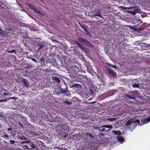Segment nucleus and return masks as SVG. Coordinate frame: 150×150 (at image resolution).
Listing matches in <instances>:
<instances>
[{"mask_svg": "<svg viewBox=\"0 0 150 150\" xmlns=\"http://www.w3.org/2000/svg\"><path fill=\"white\" fill-rule=\"evenodd\" d=\"M25 4L30 8V9L33 10L35 13L44 16V14L41 11L36 8L34 6L31 5L30 4L26 2L25 3Z\"/></svg>", "mask_w": 150, "mask_h": 150, "instance_id": "obj_1", "label": "nucleus"}, {"mask_svg": "<svg viewBox=\"0 0 150 150\" xmlns=\"http://www.w3.org/2000/svg\"><path fill=\"white\" fill-rule=\"evenodd\" d=\"M25 146L27 147V149H33L36 148V145L33 142L28 140V144Z\"/></svg>", "mask_w": 150, "mask_h": 150, "instance_id": "obj_2", "label": "nucleus"}, {"mask_svg": "<svg viewBox=\"0 0 150 150\" xmlns=\"http://www.w3.org/2000/svg\"><path fill=\"white\" fill-rule=\"evenodd\" d=\"M75 43L78 45V46L82 50L84 51L85 52H90V50L89 49L86 48L85 47H83V45L77 41H75Z\"/></svg>", "mask_w": 150, "mask_h": 150, "instance_id": "obj_3", "label": "nucleus"}, {"mask_svg": "<svg viewBox=\"0 0 150 150\" xmlns=\"http://www.w3.org/2000/svg\"><path fill=\"white\" fill-rule=\"evenodd\" d=\"M93 13L95 16L99 17L101 16L100 13V9H95L93 11Z\"/></svg>", "mask_w": 150, "mask_h": 150, "instance_id": "obj_4", "label": "nucleus"}, {"mask_svg": "<svg viewBox=\"0 0 150 150\" xmlns=\"http://www.w3.org/2000/svg\"><path fill=\"white\" fill-rule=\"evenodd\" d=\"M116 91V90H111L109 91L107 93L109 96H112L114 95Z\"/></svg>", "mask_w": 150, "mask_h": 150, "instance_id": "obj_5", "label": "nucleus"}, {"mask_svg": "<svg viewBox=\"0 0 150 150\" xmlns=\"http://www.w3.org/2000/svg\"><path fill=\"white\" fill-rule=\"evenodd\" d=\"M22 81L23 82V84L24 85L25 87L28 88L30 87V85L28 81L25 79H23L22 80Z\"/></svg>", "mask_w": 150, "mask_h": 150, "instance_id": "obj_6", "label": "nucleus"}, {"mask_svg": "<svg viewBox=\"0 0 150 150\" xmlns=\"http://www.w3.org/2000/svg\"><path fill=\"white\" fill-rule=\"evenodd\" d=\"M60 92L62 94L65 93L67 92L68 91V88L67 86H66V88L65 89H62L61 87H60Z\"/></svg>", "mask_w": 150, "mask_h": 150, "instance_id": "obj_7", "label": "nucleus"}, {"mask_svg": "<svg viewBox=\"0 0 150 150\" xmlns=\"http://www.w3.org/2000/svg\"><path fill=\"white\" fill-rule=\"evenodd\" d=\"M106 69L108 71L109 74H111V75L114 76V71L110 68H107Z\"/></svg>", "mask_w": 150, "mask_h": 150, "instance_id": "obj_8", "label": "nucleus"}, {"mask_svg": "<svg viewBox=\"0 0 150 150\" xmlns=\"http://www.w3.org/2000/svg\"><path fill=\"white\" fill-rule=\"evenodd\" d=\"M117 139L118 141L121 142H123L125 140L123 137L121 136H118L117 137Z\"/></svg>", "mask_w": 150, "mask_h": 150, "instance_id": "obj_9", "label": "nucleus"}, {"mask_svg": "<svg viewBox=\"0 0 150 150\" xmlns=\"http://www.w3.org/2000/svg\"><path fill=\"white\" fill-rule=\"evenodd\" d=\"M52 79L53 80L56 81L57 83H59L60 81L59 79L55 76H52Z\"/></svg>", "mask_w": 150, "mask_h": 150, "instance_id": "obj_10", "label": "nucleus"}, {"mask_svg": "<svg viewBox=\"0 0 150 150\" xmlns=\"http://www.w3.org/2000/svg\"><path fill=\"white\" fill-rule=\"evenodd\" d=\"M108 97H109L108 95V93H105L102 94L100 96V98H101V99H103L105 98Z\"/></svg>", "mask_w": 150, "mask_h": 150, "instance_id": "obj_11", "label": "nucleus"}, {"mask_svg": "<svg viewBox=\"0 0 150 150\" xmlns=\"http://www.w3.org/2000/svg\"><path fill=\"white\" fill-rule=\"evenodd\" d=\"M84 44L91 47H93V45H92L87 40H86V41L84 42Z\"/></svg>", "mask_w": 150, "mask_h": 150, "instance_id": "obj_12", "label": "nucleus"}, {"mask_svg": "<svg viewBox=\"0 0 150 150\" xmlns=\"http://www.w3.org/2000/svg\"><path fill=\"white\" fill-rule=\"evenodd\" d=\"M150 121V116L146 119H144L143 122L142 124H144L147 123H148Z\"/></svg>", "mask_w": 150, "mask_h": 150, "instance_id": "obj_13", "label": "nucleus"}, {"mask_svg": "<svg viewBox=\"0 0 150 150\" xmlns=\"http://www.w3.org/2000/svg\"><path fill=\"white\" fill-rule=\"evenodd\" d=\"M39 62L41 65H44L45 64V59L43 57H41L40 58Z\"/></svg>", "mask_w": 150, "mask_h": 150, "instance_id": "obj_14", "label": "nucleus"}, {"mask_svg": "<svg viewBox=\"0 0 150 150\" xmlns=\"http://www.w3.org/2000/svg\"><path fill=\"white\" fill-rule=\"evenodd\" d=\"M72 86L73 88H79L81 87V85L80 84L77 83H75L73 84Z\"/></svg>", "mask_w": 150, "mask_h": 150, "instance_id": "obj_15", "label": "nucleus"}, {"mask_svg": "<svg viewBox=\"0 0 150 150\" xmlns=\"http://www.w3.org/2000/svg\"><path fill=\"white\" fill-rule=\"evenodd\" d=\"M78 38L81 42L83 43H84L86 40L85 39L81 37H78Z\"/></svg>", "mask_w": 150, "mask_h": 150, "instance_id": "obj_16", "label": "nucleus"}, {"mask_svg": "<svg viewBox=\"0 0 150 150\" xmlns=\"http://www.w3.org/2000/svg\"><path fill=\"white\" fill-rule=\"evenodd\" d=\"M81 26L82 28V29L84 30V31L86 32L87 34H88V33H89L88 31L87 30V28L86 26L85 25H81Z\"/></svg>", "mask_w": 150, "mask_h": 150, "instance_id": "obj_17", "label": "nucleus"}, {"mask_svg": "<svg viewBox=\"0 0 150 150\" xmlns=\"http://www.w3.org/2000/svg\"><path fill=\"white\" fill-rule=\"evenodd\" d=\"M132 122H133L132 119H130L127 121L126 123V125L128 126L130 125Z\"/></svg>", "mask_w": 150, "mask_h": 150, "instance_id": "obj_18", "label": "nucleus"}, {"mask_svg": "<svg viewBox=\"0 0 150 150\" xmlns=\"http://www.w3.org/2000/svg\"><path fill=\"white\" fill-rule=\"evenodd\" d=\"M112 133L115 135H120L121 134V132L120 131H113Z\"/></svg>", "mask_w": 150, "mask_h": 150, "instance_id": "obj_19", "label": "nucleus"}, {"mask_svg": "<svg viewBox=\"0 0 150 150\" xmlns=\"http://www.w3.org/2000/svg\"><path fill=\"white\" fill-rule=\"evenodd\" d=\"M106 64L110 67H111L115 69H117V67L116 65L111 64L109 63H107Z\"/></svg>", "mask_w": 150, "mask_h": 150, "instance_id": "obj_20", "label": "nucleus"}, {"mask_svg": "<svg viewBox=\"0 0 150 150\" xmlns=\"http://www.w3.org/2000/svg\"><path fill=\"white\" fill-rule=\"evenodd\" d=\"M102 127H105L107 128L111 129L112 127V125H103Z\"/></svg>", "mask_w": 150, "mask_h": 150, "instance_id": "obj_21", "label": "nucleus"}, {"mask_svg": "<svg viewBox=\"0 0 150 150\" xmlns=\"http://www.w3.org/2000/svg\"><path fill=\"white\" fill-rule=\"evenodd\" d=\"M63 102L69 105H71L72 104V102H69L67 100H65L63 101Z\"/></svg>", "mask_w": 150, "mask_h": 150, "instance_id": "obj_22", "label": "nucleus"}, {"mask_svg": "<svg viewBox=\"0 0 150 150\" xmlns=\"http://www.w3.org/2000/svg\"><path fill=\"white\" fill-rule=\"evenodd\" d=\"M133 87L134 88H139V84H134L132 85Z\"/></svg>", "mask_w": 150, "mask_h": 150, "instance_id": "obj_23", "label": "nucleus"}, {"mask_svg": "<svg viewBox=\"0 0 150 150\" xmlns=\"http://www.w3.org/2000/svg\"><path fill=\"white\" fill-rule=\"evenodd\" d=\"M56 120L58 122H62V119L60 117H57L56 118Z\"/></svg>", "mask_w": 150, "mask_h": 150, "instance_id": "obj_24", "label": "nucleus"}, {"mask_svg": "<svg viewBox=\"0 0 150 150\" xmlns=\"http://www.w3.org/2000/svg\"><path fill=\"white\" fill-rule=\"evenodd\" d=\"M28 144V141H27L25 143H24L23 144V145L22 146V147L23 148H24L25 149H27V148L26 146H26V145H27Z\"/></svg>", "mask_w": 150, "mask_h": 150, "instance_id": "obj_25", "label": "nucleus"}, {"mask_svg": "<svg viewBox=\"0 0 150 150\" xmlns=\"http://www.w3.org/2000/svg\"><path fill=\"white\" fill-rule=\"evenodd\" d=\"M37 45L38 47V50H40L44 46L43 45L40 44H38Z\"/></svg>", "mask_w": 150, "mask_h": 150, "instance_id": "obj_26", "label": "nucleus"}, {"mask_svg": "<svg viewBox=\"0 0 150 150\" xmlns=\"http://www.w3.org/2000/svg\"><path fill=\"white\" fill-rule=\"evenodd\" d=\"M7 52L8 53H12L13 52H14V53L15 54H16V51L15 50H11V51H8Z\"/></svg>", "mask_w": 150, "mask_h": 150, "instance_id": "obj_27", "label": "nucleus"}, {"mask_svg": "<svg viewBox=\"0 0 150 150\" xmlns=\"http://www.w3.org/2000/svg\"><path fill=\"white\" fill-rule=\"evenodd\" d=\"M28 141H21L19 142V143L21 144V146H22L23 145V144L24 143H25L26 142Z\"/></svg>", "mask_w": 150, "mask_h": 150, "instance_id": "obj_28", "label": "nucleus"}, {"mask_svg": "<svg viewBox=\"0 0 150 150\" xmlns=\"http://www.w3.org/2000/svg\"><path fill=\"white\" fill-rule=\"evenodd\" d=\"M141 10L139 8H137L134 10V11L137 13H140L141 12Z\"/></svg>", "mask_w": 150, "mask_h": 150, "instance_id": "obj_29", "label": "nucleus"}, {"mask_svg": "<svg viewBox=\"0 0 150 150\" xmlns=\"http://www.w3.org/2000/svg\"><path fill=\"white\" fill-rule=\"evenodd\" d=\"M134 123H138L139 125H140V121L139 120H136L134 121H133Z\"/></svg>", "mask_w": 150, "mask_h": 150, "instance_id": "obj_30", "label": "nucleus"}, {"mask_svg": "<svg viewBox=\"0 0 150 150\" xmlns=\"http://www.w3.org/2000/svg\"><path fill=\"white\" fill-rule=\"evenodd\" d=\"M119 7L121 8L122 10H126L128 9V7H124L123 6H120Z\"/></svg>", "mask_w": 150, "mask_h": 150, "instance_id": "obj_31", "label": "nucleus"}, {"mask_svg": "<svg viewBox=\"0 0 150 150\" xmlns=\"http://www.w3.org/2000/svg\"><path fill=\"white\" fill-rule=\"evenodd\" d=\"M126 96L129 98L132 99H134V97L133 96L128 95H126Z\"/></svg>", "mask_w": 150, "mask_h": 150, "instance_id": "obj_32", "label": "nucleus"}, {"mask_svg": "<svg viewBox=\"0 0 150 150\" xmlns=\"http://www.w3.org/2000/svg\"><path fill=\"white\" fill-rule=\"evenodd\" d=\"M72 67L75 70H76V69L78 70H79L78 67L75 65H74V66H72Z\"/></svg>", "mask_w": 150, "mask_h": 150, "instance_id": "obj_33", "label": "nucleus"}, {"mask_svg": "<svg viewBox=\"0 0 150 150\" xmlns=\"http://www.w3.org/2000/svg\"><path fill=\"white\" fill-rule=\"evenodd\" d=\"M3 137L4 138L7 139L9 138L8 135L6 134L3 135Z\"/></svg>", "mask_w": 150, "mask_h": 150, "instance_id": "obj_34", "label": "nucleus"}, {"mask_svg": "<svg viewBox=\"0 0 150 150\" xmlns=\"http://www.w3.org/2000/svg\"><path fill=\"white\" fill-rule=\"evenodd\" d=\"M10 144H14L15 143V141L14 140H11L10 141Z\"/></svg>", "mask_w": 150, "mask_h": 150, "instance_id": "obj_35", "label": "nucleus"}, {"mask_svg": "<svg viewBox=\"0 0 150 150\" xmlns=\"http://www.w3.org/2000/svg\"><path fill=\"white\" fill-rule=\"evenodd\" d=\"M130 13L132 14L133 15H135L136 13V12L134 11V10L133 11H129Z\"/></svg>", "mask_w": 150, "mask_h": 150, "instance_id": "obj_36", "label": "nucleus"}, {"mask_svg": "<svg viewBox=\"0 0 150 150\" xmlns=\"http://www.w3.org/2000/svg\"><path fill=\"white\" fill-rule=\"evenodd\" d=\"M4 33V31L2 29H0V35H3Z\"/></svg>", "mask_w": 150, "mask_h": 150, "instance_id": "obj_37", "label": "nucleus"}, {"mask_svg": "<svg viewBox=\"0 0 150 150\" xmlns=\"http://www.w3.org/2000/svg\"><path fill=\"white\" fill-rule=\"evenodd\" d=\"M9 99V98H8L7 100L1 99V100H0V102L1 103H2L3 102H6V101H7V100H8Z\"/></svg>", "mask_w": 150, "mask_h": 150, "instance_id": "obj_38", "label": "nucleus"}, {"mask_svg": "<svg viewBox=\"0 0 150 150\" xmlns=\"http://www.w3.org/2000/svg\"><path fill=\"white\" fill-rule=\"evenodd\" d=\"M19 138L21 139H22V140H25L26 138L25 137H24V136L23 137L22 136L21 137H19Z\"/></svg>", "mask_w": 150, "mask_h": 150, "instance_id": "obj_39", "label": "nucleus"}, {"mask_svg": "<svg viewBox=\"0 0 150 150\" xmlns=\"http://www.w3.org/2000/svg\"><path fill=\"white\" fill-rule=\"evenodd\" d=\"M57 149H60V150H63V147H57L56 148Z\"/></svg>", "mask_w": 150, "mask_h": 150, "instance_id": "obj_40", "label": "nucleus"}, {"mask_svg": "<svg viewBox=\"0 0 150 150\" xmlns=\"http://www.w3.org/2000/svg\"><path fill=\"white\" fill-rule=\"evenodd\" d=\"M31 59L32 61L34 62H37L36 60V59H35L34 58H31Z\"/></svg>", "mask_w": 150, "mask_h": 150, "instance_id": "obj_41", "label": "nucleus"}, {"mask_svg": "<svg viewBox=\"0 0 150 150\" xmlns=\"http://www.w3.org/2000/svg\"><path fill=\"white\" fill-rule=\"evenodd\" d=\"M110 129H109L108 130H109ZM108 130H106L104 128H103L101 130V132H105V131H107Z\"/></svg>", "mask_w": 150, "mask_h": 150, "instance_id": "obj_42", "label": "nucleus"}, {"mask_svg": "<svg viewBox=\"0 0 150 150\" xmlns=\"http://www.w3.org/2000/svg\"><path fill=\"white\" fill-rule=\"evenodd\" d=\"M146 47H150V44H147L146 45Z\"/></svg>", "mask_w": 150, "mask_h": 150, "instance_id": "obj_43", "label": "nucleus"}, {"mask_svg": "<svg viewBox=\"0 0 150 150\" xmlns=\"http://www.w3.org/2000/svg\"><path fill=\"white\" fill-rule=\"evenodd\" d=\"M88 135H89L90 137H91L92 138H94V137H93V136L92 135H91V134H88Z\"/></svg>", "mask_w": 150, "mask_h": 150, "instance_id": "obj_44", "label": "nucleus"}, {"mask_svg": "<svg viewBox=\"0 0 150 150\" xmlns=\"http://www.w3.org/2000/svg\"><path fill=\"white\" fill-rule=\"evenodd\" d=\"M134 8V7L133 6H130L129 7H128V9H132V8Z\"/></svg>", "mask_w": 150, "mask_h": 150, "instance_id": "obj_45", "label": "nucleus"}, {"mask_svg": "<svg viewBox=\"0 0 150 150\" xmlns=\"http://www.w3.org/2000/svg\"><path fill=\"white\" fill-rule=\"evenodd\" d=\"M87 71H88L90 72L91 71V69L90 68H87Z\"/></svg>", "mask_w": 150, "mask_h": 150, "instance_id": "obj_46", "label": "nucleus"}, {"mask_svg": "<svg viewBox=\"0 0 150 150\" xmlns=\"http://www.w3.org/2000/svg\"><path fill=\"white\" fill-rule=\"evenodd\" d=\"M3 94L5 96H7L8 95V94L7 93H5V92H4L3 93Z\"/></svg>", "mask_w": 150, "mask_h": 150, "instance_id": "obj_47", "label": "nucleus"}, {"mask_svg": "<svg viewBox=\"0 0 150 150\" xmlns=\"http://www.w3.org/2000/svg\"><path fill=\"white\" fill-rule=\"evenodd\" d=\"M99 135L102 136H104V134L102 133H99Z\"/></svg>", "mask_w": 150, "mask_h": 150, "instance_id": "obj_48", "label": "nucleus"}, {"mask_svg": "<svg viewBox=\"0 0 150 150\" xmlns=\"http://www.w3.org/2000/svg\"><path fill=\"white\" fill-rule=\"evenodd\" d=\"M96 101H94L93 102H90V104L95 103H96Z\"/></svg>", "mask_w": 150, "mask_h": 150, "instance_id": "obj_49", "label": "nucleus"}, {"mask_svg": "<svg viewBox=\"0 0 150 150\" xmlns=\"http://www.w3.org/2000/svg\"><path fill=\"white\" fill-rule=\"evenodd\" d=\"M67 136V134L65 135H63V137H66Z\"/></svg>", "mask_w": 150, "mask_h": 150, "instance_id": "obj_50", "label": "nucleus"}, {"mask_svg": "<svg viewBox=\"0 0 150 150\" xmlns=\"http://www.w3.org/2000/svg\"><path fill=\"white\" fill-rule=\"evenodd\" d=\"M63 150H68V149L67 148H66L64 147H63Z\"/></svg>", "mask_w": 150, "mask_h": 150, "instance_id": "obj_51", "label": "nucleus"}, {"mask_svg": "<svg viewBox=\"0 0 150 150\" xmlns=\"http://www.w3.org/2000/svg\"><path fill=\"white\" fill-rule=\"evenodd\" d=\"M12 129L11 128H8V130L9 131H10Z\"/></svg>", "mask_w": 150, "mask_h": 150, "instance_id": "obj_52", "label": "nucleus"}, {"mask_svg": "<svg viewBox=\"0 0 150 150\" xmlns=\"http://www.w3.org/2000/svg\"><path fill=\"white\" fill-rule=\"evenodd\" d=\"M14 98H15L14 97H11V98H9V99H13Z\"/></svg>", "mask_w": 150, "mask_h": 150, "instance_id": "obj_53", "label": "nucleus"}, {"mask_svg": "<svg viewBox=\"0 0 150 150\" xmlns=\"http://www.w3.org/2000/svg\"><path fill=\"white\" fill-rule=\"evenodd\" d=\"M8 98H6V99H5V100H7Z\"/></svg>", "mask_w": 150, "mask_h": 150, "instance_id": "obj_54", "label": "nucleus"}, {"mask_svg": "<svg viewBox=\"0 0 150 150\" xmlns=\"http://www.w3.org/2000/svg\"><path fill=\"white\" fill-rule=\"evenodd\" d=\"M101 130H102V129H99V130L101 132Z\"/></svg>", "mask_w": 150, "mask_h": 150, "instance_id": "obj_55", "label": "nucleus"}, {"mask_svg": "<svg viewBox=\"0 0 150 150\" xmlns=\"http://www.w3.org/2000/svg\"><path fill=\"white\" fill-rule=\"evenodd\" d=\"M91 92H93V91H91Z\"/></svg>", "mask_w": 150, "mask_h": 150, "instance_id": "obj_56", "label": "nucleus"}, {"mask_svg": "<svg viewBox=\"0 0 150 150\" xmlns=\"http://www.w3.org/2000/svg\"><path fill=\"white\" fill-rule=\"evenodd\" d=\"M50 62H52V61H50Z\"/></svg>", "mask_w": 150, "mask_h": 150, "instance_id": "obj_57", "label": "nucleus"}, {"mask_svg": "<svg viewBox=\"0 0 150 150\" xmlns=\"http://www.w3.org/2000/svg\"><path fill=\"white\" fill-rule=\"evenodd\" d=\"M52 59L53 60V57H52Z\"/></svg>", "mask_w": 150, "mask_h": 150, "instance_id": "obj_58", "label": "nucleus"}, {"mask_svg": "<svg viewBox=\"0 0 150 150\" xmlns=\"http://www.w3.org/2000/svg\"><path fill=\"white\" fill-rule=\"evenodd\" d=\"M37 150V149H36V150Z\"/></svg>", "mask_w": 150, "mask_h": 150, "instance_id": "obj_59", "label": "nucleus"}, {"mask_svg": "<svg viewBox=\"0 0 150 150\" xmlns=\"http://www.w3.org/2000/svg\"><path fill=\"white\" fill-rule=\"evenodd\" d=\"M149 25H150V24H149Z\"/></svg>", "mask_w": 150, "mask_h": 150, "instance_id": "obj_60", "label": "nucleus"}]
</instances>
